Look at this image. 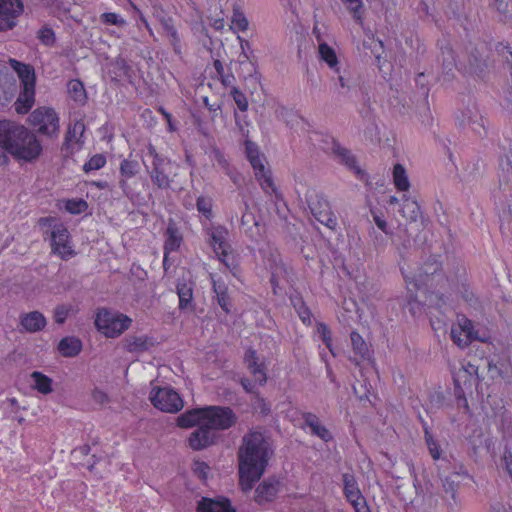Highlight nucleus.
Segmentation results:
<instances>
[{
  "mask_svg": "<svg viewBox=\"0 0 512 512\" xmlns=\"http://www.w3.org/2000/svg\"><path fill=\"white\" fill-rule=\"evenodd\" d=\"M425 440L432 458L434 460L439 459L441 456L440 447L436 443L432 435L428 432V430H425Z\"/></svg>",
  "mask_w": 512,
  "mask_h": 512,
  "instance_id": "nucleus-45",
  "label": "nucleus"
},
{
  "mask_svg": "<svg viewBox=\"0 0 512 512\" xmlns=\"http://www.w3.org/2000/svg\"><path fill=\"white\" fill-rule=\"evenodd\" d=\"M280 488V481L275 478H268L264 480L255 491V501L258 504H263L273 501Z\"/></svg>",
  "mask_w": 512,
  "mask_h": 512,
  "instance_id": "nucleus-18",
  "label": "nucleus"
},
{
  "mask_svg": "<svg viewBox=\"0 0 512 512\" xmlns=\"http://www.w3.org/2000/svg\"><path fill=\"white\" fill-rule=\"evenodd\" d=\"M471 320L463 317L459 320L458 326L451 329V338L459 347H467L473 339H476Z\"/></svg>",
  "mask_w": 512,
  "mask_h": 512,
  "instance_id": "nucleus-15",
  "label": "nucleus"
},
{
  "mask_svg": "<svg viewBox=\"0 0 512 512\" xmlns=\"http://www.w3.org/2000/svg\"><path fill=\"white\" fill-rule=\"evenodd\" d=\"M103 22L107 24L122 26L125 24V21L122 18H119V16L116 13H104L101 16Z\"/></svg>",
  "mask_w": 512,
  "mask_h": 512,
  "instance_id": "nucleus-53",
  "label": "nucleus"
},
{
  "mask_svg": "<svg viewBox=\"0 0 512 512\" xmlns=\"http://www.w3.org/2000/svg\"><path fill=\"white\" fill-rule=\"evenodd\" d=\"M303 419L305 421V425H307L311 432L318 436L325 442H328L332 439V435L329 430L320 423L318 417L313 413H303Z\"/></svg>",
  "mask_w": 512,
  "mask_h": 512,
  "instance_id": "nucleus-24",
  "label": "nucleus"
},
{
  "mask_svg": "<svg viewBox=\"0 0 512 512\" xmlns=\"http://www.w3.org/2000/svg\"><path fill=\"white\" fill-rule=\"evenodd\" d=\"M351 504L354 507L355 512H370L366 504L365 498L359 499L356 502H351Z\"/></svg>",
  "mask_w": 512,
  "mask_h": 512,
  "instance_id": "nucleus-61",
  "label": "nucleus"
},
{
  "mask_svg": "<svg viewBox=\"0 0 512 512\" xmlns=\"http://www.w3.org/2000/svg\"><path fill=\"white\" fill-rule=\"evenodd\" d=\"M219 79L223 86L231 87V88L235 87L234 86L235 77L232 73H228V74L224 73L221 76H219Z\"/></svg>",
  "mask_w": 512,
  "mask_h": 512,
  "instance_id": "nucleus-59",
  "label": "nucleus"
},
{
  "mask_svg": "<svg viewBox=\"0 0 512 512\" xmlns=\"http://www.w3.org/2000/svg\"><path fill=\"white\" fill-rule=\"evenodd\" d=\"M393 182L399 191H408L410 182L406 169L402 164L397 163L393 168Z\"/></svg>",
  "mask_w": 512,
  "mask_h": 512,
  "instance_id": "nucleus-35",
  "label": "nucleus"
},
{
  "mask_svg": "<svg viewBox=\"0 0 512 512\" xmlns=\"http://www.w3.org/2000/svg\"><path fill=\"white\" fill-rule=\"evenodd\" d=\"M87 207V203L84 200H68L66 202V210L72 214H78L83 212Z\"/></svg>",
  "mask_w": 512,
  "mask_h": 512,
  "instance_id": "nucleus-49",
  "label": "nucleus"
},
{
  "mask_svg": "<svg viewBox=\"0 0 512 512\" xmlns=\"http://www.w3.org/2000/svg\"><path fill=\"white\" fill-rule=\"evenodd\" d=\"M204 424V407L185 411L177 418V425L181 428H190Z\"/></svg>",
  "mask_w": 512,
  "mask_h": 512,
  "instance_id": "nucleus-22",
  "label": "nucleus"
},
{
  "mask_svg": "<svg viewBox=\"0 0 512 512\" xmlns=\"http://www.w3.org/2000/svg\"><path fill=\"white\" fill-rule=\"evenodd\" d=\"M237 421V416L230 407H204V424L212 431L227 430Z\"/></svg>",
  "mask_w": 512,
  "mask_h": 512,
  "instance_id": "nucleus-5",
  "label": "nucleus"
},
{
  "mask_svg": "<svg viewBox=\"0 0 512 512\" xmlns=\"http://www.w3.org/2000/svg\"><path fill=\"white\" fill-rule=\"evenodd\" d=\"M24 126L11 120L0 119V147L9 152Z\"/></svg>",
  "mask_w": 512,
  "mask_h": 512,
  "instance_id": "nucleus-13",
  "label": "nucleus"
},
{
  "mask_svg": "<svg viewBox=\"0 0 512 512\" xmlns=\"http://www.w3.org/2000/svg\"><path fill=\"white\" fill-rule=\"evenodd\" d=\"M470 388L463 387L462 385H454V395L456 398V401L466 397L465 392L466 390H469Z\"/></svg>",
  "mask_w": 512,
  "mask_h": 512,
  "instance_id": "nucleus-64",
  "label": "nucleus"
},
{
  "mask_svg": "<svg viewBox=\"0 0 512 512\" xmlns=\"http://www.w3.org/2000/svg\"><path fill=\"white\" fill-rule=\"evenodd\" d=\"M197 512H235L226 498L211 499L203 497L197 504Z\"/></svg>",
  "mask_w": 512,
  "mask_h": 512,
  "instance_id": "nucleus-19",
  "label": "nucleus"
},
{
  "mask_svg": "<svg viewBox=\"0 0 512 512\" xmlns=\"http://www.w3.org/2000/svg\"><path fill=\"white\" fill-rule=\"evenodd\" d=\"M319 55L320 58L325 61L330 68L334 69L335 72H339V68L337 67L338 60L335 51L328 46L326 43H321L319 45Z\"/></svg>",
  "mask_w": 512,
  "mask_h": 512,
  "instance_id": "nucleus-37",
  "label": "nucleus"
},
{
  "mask_svg": "<svg viewBox=\"0 0 512 512\" xmlns=\"http://www.w3.org/2000/svg\"><path fill=\"white\" fill-rule=\"evenodd\" d=\"M52 252L58 254L62 259H68L74 255L69 245V232L63 225H57L51 232Z\"/></svg>",
  "mask_w": 512,
  "mask_h": 512,
  "instance_id": "nucleus-11",
  "label": "nucleus"
},
{
  "mask_svg": "<svg viewBox=\"0 0 512 512\" xmlns=\"http://www.w3.org/2000/svg\"><path fill=\"white\" fill-rule=\"evenodd\" d=\"M69 96L77 103L84 104L87 99L84 84L78 79H72L67 83Z\"/></svg>",
  "mask_w": 512,
  "mask_h": 512,
  "instance_id": "nucleus-32",
  "label": "nucleus"
},
{
  "mask_svg": "<svg viewBox=\"0 0 512 512\" xmlns=\"http://www.w3.org/2000/svg\"><path fill=\"white\" fill-rule=\"evenodd\" d=\"M23 11L22 0H0V31L12 30Z\"/></svg>",
  "mask_w": 512,
  "mask_h": 512,
  "instance_id": "nucleus-10",
  "label": "nucleus"
},
{
  "mask_svg": "<svg viewBox=\"0 0 512 512\" xmlns=\"http://www.w3.org/2000/svg\"><path fill=\"white\" fill-rule=\"evenodd\" d=\"M459 473H451L442 479V487L446 494H450L451 498L456 502V494L459 487Z\"/></svg>",
  "mask_w": 512,
  "mask_h": 512,
  "instance_id": "nucleus-38",
  "label": "nucleus"
},
{
  "mask_svg": "<svg viewBox=\"0 0 512 512\" xmlns=\"http://www.w3.org/2000/svg\"><path fill=\"white\" fill-rule=\"evenodd\" d=\"M318 332L320 333L323 342L327 346V348L332 352L331 349V332L329 328L325 324H319Z\"/></svg>",
  "mask_w": 512,
  "mask_h": 512,
  "instance_id": "nucleus-54",
  "label": "nucleus"
},
{
  "mask_svg": "<svg viewBox=\"0 0 512 512\" xmlns=\"http://www.w3.org/2000/svg\"><path fill=\"white\" fill-rule=\"evenodd\" d=\"M227 232L224 229H215L211 233V245L219 259L225 264L226 267L233 266L234 258L230 256V246L225 241Z\"/></svg>",
  "mask_w": 512,
  "mask_h": 512,
  "instance_id": "nucleus-14",
  "label": "nucleus"
},
{
  "mask_svg": "<svg viewBox=\"0 0 512 512\" xmlns=\"http://www.w3.org/2000/svg\"><path fill=\"white\" fill-rule=\"evenodd\" d=\"M72 307L70 305H57L53 310V318L57 324L62 325L69 316Z\"/></svg>",
  "mask_w": 512,
  "mask_h": 512,
  "instance_id": "nucleus-42",
  "label": "nucleus"
},
{
  "mask_svg": "<svg viewBox=\"0 0 512 512\" xmlns=\"http://www.w3.org/2000/svg\"><path fill=\"white\" fill-rule=\"evenodd\" d=\"M494 512H512V505L510 503L496 502L492 505Z\"/></svg>",
  "mask_w": 512,
  "mask_h": 512,
  "instance_id": "nucleus-60",
  "label": "nucleus"
},
{
  "mask_svg": "<svg viewBox=\"0 0 512 512\" xmlns=\"http://www.w3.org/2000/svg\"><path fill=\"white\" fill-rule=\"evenodd\" d=\"M167 239L164 245V265L166 264L168 253L177 250L180 247L182 238L178 233V229L174 224H169L167 227Z\"/></svg>",
  "mask_w": 512,
  "mask_h": 512,
  "instance_id": "nucleus-28",
  "label": "nucleus"
},
{
  "mask_svg": "<svg viewBox=\"0 0 512 512\" xmlns=\"http://www.w3.org/2000/svg\"><path fill=\"white\" fill-rule=\"evenodd\" d=\"M217 437L216 432L202 424L189 435L188 445L194 451H200L215 444Z\"/></svg>",
  "mask_w": 512,
  "mask_h": 512,
  "instance_id": "nucleus-12",
  "label": "nucleus"
},
{
  "mask_svg": "<svg viewBox=\"0 0 512 512\" xmlns=\"http://www.w3.org/2000/svg\"><path fill=\"white\" fill-rule=\"evenodd\" d=\"M106 163V159L102 154H96L90 158V160L84 164L83 169L85 172L91 170H98L102 168Z\"/></svg>",
  "mask_w": 512,
  "mask_h": 512,
  "instance_id": "nucleus-44",
  "label": "nucleus"
},
{
  "mask_svg": "<svg viewBox=\"0 0 512 512\" xmlns=\"http://www.w3.org/2000/svg\"><path fill=\"white\" fill-rule=\"evenodd\" d=\"M307 202L312 215L317 219V221L331 230L336 229L337 218L332 212L329 202L322 194H312L308 198Z\"/></svg>",
  "mask_w": 512,
  "mask_h": 512,
  "instance_id": "nucleus-8",
  "label": "nucleus"
},
{
  "mask_svg": "<svg viewBox=\"0 0 512 512\" xmlns=\"http://www.w3.org/2000/svg\"><path fill=\"white\" fill-rule=\"evenodd\" d=\"M254 171L255 176L257 180L260 181V184L263 188H271L272 190H275L271 172L265 168V165L263 164L259 153H256L255 156L251 157L249 159Z\"/></svg>",
  "mask_w": 512,
  "mask_h": 512,
  "instance_id": "nucleus-20",
  "label": "nucleus"
},
{
  "mask_svg": "<svg viewBox=\"0 0 512 512\" xmlns=\"http://www.w3.org/2000/svg\"><path fill=\"white\" fill-rule=\"evenodd\" d=\"M332 151L350 169L355 170L356 173L361 172V170L356 166L355 157L351 154V152L348 149H346L345 147H342L337 142H333Z\"/></svg>",
  "mask_w": 512,
  "mask_h": 512,
  "instance_id": "nucleus-30",
  "label": "nucleus"
},
{
  "mask_svg": "<svg viewBox=\"0 0 512 512\" xmlns=\"http://www.w3.org/2000/svg\"><path fill=\"white\" fill-rule=\"evenodd\" d=\"M244 363L250 373L254 376L255 382L264 385L267 381L264 363L259 362V358L254 349L249 348L244 355Z\"/></svg>",
  "mask_w": 512,
  "mask_h": 512,
  "instance_id": "nucleus-16",
  "label": "nucleus"
},
{
  "mask_svg": "<svg viewBox=\"0 0 512 512\" xmlns=\"http://www.w3.org/2000/svg\"><path fill=\"white\" fill-rule=\"evenodd\" d=\"M453 380L454 385H462L466 388L472 387V379L469 378V375L465 372V370L458 369V371L454 373Z\"/></svg>",
  "mask_w": 512,
  "mask_h": 512,
  "instance_id": "nucleus-46",
  "label": "nucleus"
},
{
  "mask_svg": "<svg viewBox=\"0 0 512 512\" xmlns=\"http://www.w3.org/2000/svg\"><path fill=\"white\" fill-rule=\"evenodd\" d=\"M440 267L441 264L436 259L433 258L428 260L421 268L418 278L414 283V287L418 288L417 282H420L421 284H428L429 278L434 277L435 275L442 277L441 274H437V272L440 271Z\"/></svg>",
  "mask_w": 512,
  "mask_h": 512,
  "instance_id": "nucleus-26",
  "label": "nucleus"
},
{
  "mask_svg": "<svg viewBox=\"0 0 512 512\" xmlns=\"http://www.w3.org/2000/svg\"><path fill=\"white\" fill-rule=\"evenodd\" d=\"M148 154L152 158V163L151 166L146 165V168L152 182L160 189L169 188L170 179L165 173V166L168 164V161L161 157L152 145L148 146Z\"/></svg>",
  "mask_w": 512,
  "mask_h": 512,
  "instance_id": "nucleus-9",
  "label": "nucleus"
},
{
  "mask_svg": "<svg viewBox=\"0 0 512 512\" xmlns=\"http://www.w3.org/2000/svg\"><path fill=\"white\" fill-rule=\"evenodd\" d=\"M132 320L123 314L112 312L108 309H99L95 318V326L108 338H115L126 331Z\"/></svg>",
  "mask_w": 512,
  "mask_h": 512,
  "instance_id": "nucleus-3",
  "label": "nucleus"
},
{
  "mask_svg": "<svg viewBox=\"0 0 512 512\" xmlns=\"http://www.w3.org/2000/svg\"><path fill=\"white\" fill-rule=\"evenodd\" d=\"M352 349L355 354L354 358H351L355 364H359L360 361L366 359L370 355V349L363 337L356 331L350 334Z\"/></svg>",
  "mask_w": 512,
  "mask_h": 512,
  "instance_id": "nucleus-23",
  "label": "nucleus"
},
{
  "mask_svg": "<svg viewBox=\"0 0 512 512\" xmlns=\"http://www.w3.org/2000/svg\"><path fill=\"white\" fill-rule=\"evenodd\" d=\"M373 219L375 224L381 231H383L386 235H391V232L388 229V224L383 218H381L377 214H373Z\"/></svg>",
  "mask_w": 512,
  "mask_h": 512,
  "instance_id": "nucleus-58",
  "label": "nucleus"
},
{
  "mask_svg": "<svg viewBox=\"0 0 512 512\" xmlns=\"http://www.w3.org/2000/svg\"><path fill=\"white\" fill-rule=\"evenodd\" d=\"M139 171V163L136 160L124 159L120 164V173L124 178L134 177Z\"/></svg>",
  "mask_w": 512,
  "mask_h": 512,
  "instance_id": "nucleus-40",
  "label": "nucleus"
},
{
  "mask_svg": "<svg viewBox=\"0 0 512 512\" xmlns=\"http://www.w3.org/2000/svg\"><path fill=\"white\" fill-rule=\"evenodd\" d=\"M19 324L21 331L36 333L45 328L47 320L40 311H31L20 315Z\"/></svg>",
  "mask_w": 512,
  "mask_h": 512,
  "instance_id": "nucleus-17",
  "label": "nucleus"
},
{
  "mask_svg": "<svg viewBox=\"0 0 512 512\" xmlns=\"http://www.w3.org/2000/svg\"><path fill=\"white\" fill-rule=\"evenodd\" d=\"M230 95L232 96L234 102L236 103L237 107L241 111H247L248 109V100L246 96L237 88L232 87L230 91Z\"/></svg>",
  "mask_w": 512,
  "mask_h": 512,
  "instance_id": "nucleus-43",
  "label": "nucleus"
},
{
  "mask_svg": "<svg viewBox=\"0 0 512 512\" xmlns=\"http://www.w3.org/2000/svg\"><path fill=\"white\" fill-rule=\"evenodd\" d=\"M91 396H92V399L94 400V402H96L100 405H104L109 402L108 395L104 391H102L98 388H95L92 390Z\"/></svg>",
  "mask_w": 512,
  "mask_h": 512,
  "instance_id": "nucleus-55",
  "label": "nucleus"
},
{
  "mask_svg": "<svg viewBox=\"0 0 512 512\" xmlns=\"http://www.w3.org/2000/svg\"><path fill=\"white\" fill-rule=\"evenodd\" d=\"M337 73L339 74L338 81H339L340 86L342 88L349 89L352 84L349 71L344 70L343 73H341L340 71Z\"/></svg>",
  "mask_w": 512,
  "mask_h": 512,
  "instance_id": "nucleus-56",
  "label": "nucleus"
},
{
  "mask_svg": "<svg viewBox=\"0 0 512 512\" xmlns=\"http://www.w3.org/2000/svg\"><path fill=\"white\" fill-rule=\"evenodd\" d=\"M85 131V125L82 121H76L72 126L69 127L66 136L65 141L63 143V148H68L70 145V142L75 141L78 142L79 138L83 135Z\"/></svg>",
  "mask_w": 512,
  "mask_h": 512,
  "instance_id": "nucleus-39",
  "label": "nucleus"
},
{
  "mask_svg": "<svg viewBox=\"0 0 512 512\" xmlns=\"http://www.w3.org/2000/svg\"><path fill=\"white\" fill-rule=\"evenodd\" d=\"M193 473L200 478L201 480H205L207 478V473L210 470V467L207 463L203 461H194L192 465Z\"/></svg>",
  "mask_w": 512,
  "mask_h": 512,
  "instance_id": "nucleus-48",
  "label": "nucleus"
},
{
  "mask_svg": "<svg viewBox=\"0 0 512 512\" xmlns=\"http://www.w3.org/2000/svg\"><path fill=\"white\" fill-rule=\"evenodd\" d=\"M30 121L33 126L38 127L40 134L55 137L59 133V118L52 108H37L31 113Z\"/></svg>",
  "mask_w": 512,
  "mask_h": 512,
  "instance_id": "nucleus-7",
  "label": "nucleus"
},
{
  "mask_svg": "<svg viewBox=\"0 0 512 512\" xmlns=\"http://www.w3.org/2000/svg\"><path fill=\"white\" fill-rule=\"evenodd\" d=\"M442 56L444 69L451 71L452 68L455 66V59L453 56L452 49L450 47H445L444 49H442Z\"/></svg>",
  "mask_w": 512,
  "mask_h": 512,
  "instance_id": "nucleus-50",
  "label": "nucleus"
},
{
  "mask_svg": "<svg viewBox=\"0 0 512 512\" xmlns=\"http://www.w3.org/2000/svg\"><path fill=\"white\" fill-rule=\"evenodd\" d=\"M177 293L179 296V308L186 309L192 302L193 289L190 284L178 283Z\"/></svg>",
  "mask_w": 512,
  "mask_h": 512,
  "instance_id": "nucleus-36",
  "label": "nucleus"
},
{
  "mask_svg": "<svg viewBox=\"0 0 512 512\" xmlns=\"http://www.w3.org/2000/svg\"><path fill=\"white\" fill-rule=\"evenodd\" d=\"M9 64L17 73L23 87L14 104L15 110L18 114H26L35 102V70L33 66L12 58L9 59Z\"/></svg>",
  "mask_w": 512,
  "mask_h": 512,
  "instance_id": "nucleus-2",
  "label": "nucleus"
},
{
  "mask_svg": "<svg viewBox=\"0 0 512 512\" xmlns=\"http://www.w3.org/2000/svg\"><path fill=\"white\" fill-rule=\"evenodd\" d=\"M153 406L166 413H177L183 406L180 395L170 387H155L150 392Z\"/></svg>",
  "mask_w": 512,
  "mask_h": 512,
  "instance_id": "nucleus-6",
  "label": "nucleus"
},
{
  "mask_svg": "<svg viewBox=\"0 0 512 512\" xmlns=\"http://www.w3.org/2000/svg\"><path fill=\"white\" fill-rule=\"evenodd\" d=\"M343 484L344 494L350 503L364 498L358 488L354 475L349 473L343 474Z\"/></svg>",
  "mask_w": 512,
  "mask_h": 512,
  "instance_id": "nucleus-27",
  "label": "nucleus"
},
{
  "mask_svg": "<svg viewBox=\"0 0 512 512\" xmlns=\"http://www.w3.org/2000/svg\"><path fill=\"white\" fill-rule=\"evenodd\" d=\"M398 237L399 239H402L401 245L403 248L407 249L410 247V239L412 237V233L409 231L407 226L403 227L402 225H399Z\"/></svg>",
  "mask_w": 512,
  "mask_h": 512,
  "instance_id": "nucleus-52",
  "label": "nucleus"
},
{
  "mask_svg": "<svg viewBox=\"0 0 512 512\" xmlns=\"http://www.w3.org/2000/svg\"><path fill=\"white\" fill-rule=\"evenodd\" d=\"M82 350V342L74 336L64 337L58 344V351L63 357H75Z\"/></svg>",
  "mask_w": 512,
  "mask_h": 512,
  "instance_id": "nucleus-25",
  "label": "nucleus"
},
{
  "mask_svg": "<svg viewBox=\"0 0 512 512\" xmlns=\"http://www.w3.org/2000/svg\"><path fill=\"white\" fill-rule=\"evenodd\" d=\"M409 292H410V294L408 296V302H407V307H408L409 312L413 316L421 314L422 310H423V306H422L421 302L416 299V297L414 296V294L410 288H409Z\"/></svg>",
  "mask_w": 512,
  "mask_h": 512,
  "instance_id": "nucleus-47",
  "label": "nucleus"
},
{
  "mask_svg": "<svg viewBox=\"0 0 512 512\" xmlns=\"http://www.w3.org/2000/svg\"><path fill=\"white\" fill-rule=\"evenodd\" d=\"M203 104L212 113H216L221 110V106L218 103H210L208 97L203 98Z\"/></svg>",
  "mask_w": 512,
  "mask_h": 512,
  "instance_id": "nucleus-62",
  "label": "nucleus"
},
{
  "mask_svg": "<svg viewBox=\"0 0 512 512\" xmlns=\"http://www.w3.org/2000/svg\"><path fill=\"white\" fill-rule=\"evenodd\" d=\"M197 208L203 214H209L211 212V203L209 200L199 197L197 199Z\"/></svg>",
  "mask_w": 512,
  "mask_h": 512,
  "instance_id": "nucleus-57",
  "label": "nucleus"
},
{
  "mask_svg": "<svg viewBox=\"0 0 512 512\" xmlns=\"http://www.w3.org/2000/svg\"><path fill=\"white\" fill-rule=\"evenodd\" d=\"M488 370L492 378L500 377L506 383L512 382V359L510 357L502 358L497 363L488 362Z\"/></svg>",
  "mask_w": 512,
  "mask_h": 512,
  "instance_id": "nucleus-21",
  "label": "nucleus"
},
{
  "mask_svg": "<svg viewBox=\"0 0 512 512\" xmlns=\"http://www.w3.org/2000/svg\"><path fill=\"white\" fill-rule=\"evenodd\" d=\"M38 38L40 41L49 46L52 45L55 41V35L51 28L43 27L38 34Z\"/></svg>",
  "mask_w": 512,
  "mask_h": 512,
  "instance_id": "nucleus-51",
  "label": "nucleus"
},
{
  "mask_svg": "<svg viewBox=\"0 0 512 512\" xmlns=\"http://www.w3.org/2000/svg\"><path fill=\"white\" fill-rule=\"evenodd\" d=\"M400 212L405 219L410 221V223H416L421 214L418 203L409 198H404Z\"/></svg>",
  "mask_w": 512,
  "mask_h": 512,
  "instance_id": "nucleus-33",
  "label": "nucleus"
},
{
  "mask_svg": "<svg viewBox=\"0 0 512 512\" xmlns=\"http://www.w3.org/2000/svg\"><path fill=\"white\" fill-rule=\"evenodd\" d=\"M152 345L147 336H128L125 339V347L129 352H143Z\"/></svg>",
  "mask_w": 512,
  "mask_h": 512,
  "instance_id": "nucleus-31",
  "label": "nucleus"
},
{
  "mask_svg": "<svg viewBox=\"0 0 512 512\" xmlns=\"http://www.w3.org/2000/svg\"><path fill=\"white\" fill-rule=\"evenodd\" d=\"M460 369L465 370V372L469 375V378L472 379L473 375L478 377V367L468 363L466 366H462Z\"/></svg>",
  "mask_w": 512,
  "mask_h": 512,
  "instance_id": "nucleus-63",
  "label": "nucleus"
},
{
  "mask_svg": "<svg viewBox=\"0 0 512 512\" xmlns=\"http://www.w3.org/2000/svg\"><path fill=\"white\" fill-rule=\"evenodd\" d=\"M8 153L17 160L33 162L41 155L42 145L36 135L24 126Z\"/></svg>",
  "mask_w": 512,
  "mask_h": 512,
  "instance_id": "nucleus-4",
  "label": "nucleus"
},
{
  "mask_svg": "<svg viewBox=\"0 0 512 512\" xmlns=\"http://www.w3.org/2000/svg\"><path fill=\"white\" fill-rule=\"evenodd\" d=\"M213 290L216 294V300L218 305L228 314L231 309V299L227 293L226 285L214 281Z\"/></svg>",
  "mask_w": 512,
  "mask_h": 512,
  "instance_id": "nucleus-34",
  "label": "nucleus"
},
{
  "mask_svg": "<svg viewBox=\"0 0 512 512\" xmlns=\"http://www.w3.org/2000/svg\"><path fill=\"white\" fill-rule=\"evenodd\" d=\"M247 28L248 20L245 15L239 10H235L231 21V29L234 31H245Z\"/></svg>",
  "mask_w": 512,
  "mask_h": 512,
  "instance_id": "nucleus-41",
  "label": "nucleus"
},
{
  "mask_svg": "<svg viewBox=\"0 0 512 512\" xmlns=\"http://www.w3.org/2000/svg\"><path fill=\"white\" fill-rule=\"evenodd\" d=\"M30 377L33 380L31 387L39 393L47 395L53 391V380L42 372L34 371L31 373Z\"/></svg>",
  "mask_w": 512,
  "mask_h": 512,
  "instance_id": "nucleus-29",
  "label": "nucleus"
},
{
  "mask_svg": "<svg viewBox=\"0 0 512 512\" xmlns=\"http://www.w3.org/2000/svg\"><path fill=\"white\" fill-rule=\"evenodd\" d=\"M270 446L260 432H250L242 438L238 451L239 482L243 491H249L266 470Z\"/></svg>",
  "mask_w": 512,
  "mask_h": 512,
  "instance_id": "nucleus-1",
  "label": "nucleus"
}]
</instances>
